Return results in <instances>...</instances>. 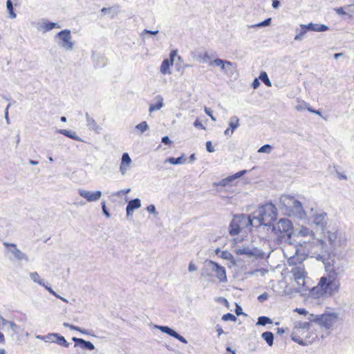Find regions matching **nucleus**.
<instances>
[{"label":"nucleus","mask_w":354,"mask_h":354,"mask_svg":"<svg viewBox=\"0 0 354 354\" xmlns=\"http://www.w3.org/2000/svg\"><path fill=\"white\" fill-rule=\"evenodd\" d=\"M216 254L223 259L230 261L232 265H235V260L233 255L227 250L221 251L219 249L216 250Z\"/></svg>","instance_id":"28"},{"label":"nucleus","mask_w":354,"mask_h":354,"mask_svg":"<svg viewBox=\"0 0 354 354\" xmlns=\"http://www.w3.org/2000/svg\"><path fill=\"white\" fill-rule=\"evenodd\" d=\"M272 150V147L270 145H265L259 148V153H270Z\"/></svg>","instance_id":"49"},{"label":"nucleus","mask_w":354,"mask_h":354,"mask_svg":"<svg viewBox=\"0 0 354 354\" xmlns=\"http://www.w3.org/2000/svg\"><path fill=\"white\" fill-rule=\"evenodd\" d=\"M340 280L326 274L320 278L319 283L311 290V294L317 297H331L338 292Z\"/></svg>","instance_id":"2"},{"label":"nucleus","mask_w":354,"mask_h":354,"mask_svg":"<svg viewBox=\"0 0 354 354\" xmlns=\"http://www.w3.org/2000/svg\"><path fill=\"white\" fill-rule=\"evenodd\" d=\"M212 273L215 274L216 277L220 282L227 281L225 268L213 261H207L205 262L204 268L201 271V276L203 277H212Z\"/></svg>","instance_id":"4"},{"label":"nucleus","mask_w":354,"mask_h":354,"mask_svg":"<svg viewBox=\"0 0 354 354\" xmlns=\"http://www.w3.org/2000/svg\"><path fill=\"white\" fill-rule=\"evenodd\" d=\"M120 12V6L118 5H115L109 8H103L101 10V12L106 15H109L110 18H114Z\"/></svg>","instance_id":"23"},{"label":"nucleus","mask_w":354,"mask_h":354,"mask_svg":"<svg viewBox=\"0 0 354 354\" xmlns=\"http://www.w3.org/2000/svg\"><path fill=\"white\" fill-rule=\"evenodd\" d=\"M6 7H7V9L8 10V12H9V15H10V17L11 19H15L17 15H16V14L14 12L12 3L11 2L10 0H8L7 1V2H6Z\"/></svg>","instance_id":"41"},{"label":"nucleus","mask_w":354,"mask_h":354,"mask_svg":"<svg viewBox=\"0 0 354 354\" xmlns=\"http://www.w3.org/2000/svg\"><path fill=\"white\" fill-rule=\"evenodd\" d=\"M296 236L297 237L309 238L311 240L315 237V234L313 230L305 226H301L296 230Z\"/></svg>","instance_id":"22"},{"label":"nucleus","mask_w":354,"mask_h":354,"mask_svg":"<svg viewBox=\"0 0 354 354\" xmlns=\"http://www.w3.org/2000/svg\"><path fill=\"white\" fill-rule=\"evenodd\" d=\"M308 107V104L304 102H299L296 106H295V109L297 110V111H303L306 109H307Z\"/></svg>","instance_id":"52"},{"label":"nucleus","mask_w":354,"mask_h":354,"mask_svg":"<svg viewBox=\"0 0 354 354\" xmlns=\"http://www.w3.org/2000/svg\"><path fill=\"white\" fill-rule=\"evenodd\" d=\"M259 77L266 86H272L271 82L269 80V77L266 72H261Z\"/></svg>","instance_id":"40"},{"label":"nucleus","mask_w":354,"mask_h":354,"mask_svg":"<svg viewBox=\"0 0 354 354\" xmlns=\"http://www.w3.org/2000/svg\"><path fill=\"white\" fill-rule=\"evenodd\" d=\"M308 319L310 322H314L318 324L319 321V315L309 314Z\"/></svg>","instance_id":"51"},{"label":"nucleus","mask_w":354,"mask_h":354,"mask_svg":"<svg viewBox=\"0 0 354 354\" xmlns=\"http://www.w3.org/2000/svg\"><path fill=\"white\" fill-rule=\"evenodd\" d=\"M72 340L75 343L74 347H80L81 348L92 351L95 348L93 343L86 341L81 338L73 337Z\"/></svg>","instance_id":"20"},{"label":"nucleus","mask_w":354,"mask_h":354,"mask_svg":"<svg viewBox=\"0 0 354 354\" xmlns=\"http://www.w3.org/2000/svg\"><path fill=\"white\" fill-rule=\"evenodd\" d=\"M245 172H246L245 170H243V171L236 173L234 175L230 176L224 179H222L221 181H219V183H218V185H220L222 187L234 186L236 185L234 181L238 178H240L241 176H242Z\"/></svg>","instance_id":"16"},{"label":"nucleus","mask_w":354,"mask_h":354,"mask_svg":"<svg viewBox=\"0 0 354 354\" xmlns=\"http://www.w3.org/2000/svg\"><path fill=\"white\" fill-rule=\"evenodd\" d=\"M261 337L269 346H272L274 341V335L272 333L269 331L264 332L262 333Z\"/></svg>","instance_id":"34"},{"label":"nucleus","mask_w":354,"mask_h":354,"mask_svg":"<svg viewBox=\"0 0 354 354\" xmlns=\"http://www.w3.org/2000/svg\"><path fill=\"white\" fill-rule=\"evenodd\" d=\"M135 129L140 131V133H144L149 129V126L146 122H142L135 127Z\"/></svg>","instance_id":"43"},{"label":"nucleus","mask_w":354,"mask_h":354,"mask_svg":"<svg viewBox=\"0 0 354 354\" xmlns=\"http://www.w3.org/2000/svg\"><path fill=\"white\" fill-rule=\"evenodd\" d=\"M222 320L227 322V321H232V322H236V317L231 314V313H227L223 315Z\"/></svg>","instance_id":"48"},{"label":"nucleus","mask_w":354,"mask_h":354,"mask_svg":"<svg viewBox=\"0 0 354 354\" xmlns=\"http://www.w3.org/2000/svg\"><path fill=\"white\" fill-rule=\"evenodd\" d=\"M131 191V189L130 188H127V189H121L118 192H117L116 193H115L113 195L115 196H120L122 194H127L128 193H129Z\"/></svg>","instance_id":"53"},{"label":"nucleus","mask_w":354,"mask_h":354,"mask_svg":"<svg viewBox=\"0 0 354 354\" xmlns=\"http://www.w3.org/2000/svg\"><path fill=\"white\" fill-rule=\"evenodd\" d=\"M292 339L294 342H295L298 343V344H300V345H304V341H303L301 339H300L299 337H296V336L292 335Z\"/></svg>","instance_id":"61"},{"label":"nucleus","mask_w":354,"mask_h":354,"mask_svg":"<svg viewBox=\"0 0 354 354\" xmlns=\"http://www.w3.org/2000/svg\"><path fill=\"white\" fill-rule=\"evenodd\" d=\"M3 245L7 249V251L12 255V257H10V259L29 261L28 256L18 249L16 244L4 242Z\"/></svg>","instance_id":"9"},{"label":"nucleus","mask_w":354,"mask_h":354,"mask_svg":"<svg viewBox=\"0 0 354 354\" xmlns=\"http://www.w3.org/2000/svg\"><path fill=\"white\" fill-rule=\"evenodd\" d=\"M323 232L331 247L333 248L341 242L342 233L339 229L333 227L330 230H324Z\"/></svg>","instance_id":"8"},{"label":"nucleus","mask_w":354,"mask_h":354,"mask_svg":"<svg viewBox=\"0 0 354 354\" xmlns=\"http://www.w3.org/2000/svg\"><path fill=\"white\" fill-rule=\"evenodd\" d=\"M59 133L62 134L68 138H70L74 140L82 142V139L80 138L75 131L66 129H58L57 131Z\"/></svg>","instance_id":"27"},{"label":"nucleus","mask_w":354,"mask_h":354,"mask_svg":"<svg viewBox=\"0 0 354 354\" xmlns=\"http://www.w3.org/2000/svg\"><path fill=\"white\" fill-rule=\"evenodd\" d=\"M210 66H218L221 71L226 75L230 74L234 69V64L232 62L227 60H223L220 58H216L209 62Z\"/></svg>","instance_id":"10"},{"label":"nucleus","mask_w":354,"mask_h":354,"mask_svg":"<svg viewBox=\"0 0 354 354\" xmlns=\"http://www.w3.org/2000/svg\"><path fill=\"white\" fill-rule=\"evenodd\" d=\"M185 161V159L184 158L183 156H181L180 157H178L177 158H169L165 160V162H169L171 165H179L182 164Z\"/></svg>","instance_id":"36"},{"label":"nucleus","mask_w":354,"mask_h":354,"mask_svg":"<svg viewBox=\"0 0 354 354\" xmlns=\"http://www.w3.org/2000/svg\"><path fill=\"white\" fill-rule=\"evenodd\" d=\"M158 33V30L152 31V30H149L147 29H145L144 31L142 32L141 36H143L144 34H150L152 35H156Z\"/></svg>","instance_id":"59"},{"label":"nucleus","mask_w":354,"mask_h":354,"mask_svg":"<svg viewBox=\"0 0 354 354\" xmlns=\"http://www.w3.org/2000/svg\"><path fill=\"white\" fill-rule=\"evenodd\" d=\"M57 333H48L46 335V342H51V343H55L56 342V337H57Z\"/></svg>","instance_id":"45"},{"label":"nucleus","mask_w":354,"mask_h":354,"mask_svg":"<svg viewBox=\"0 0 354 354\" xmlns=\"http://www.w3.org/2000/svg\"><path fill=\"white\" fill-rule=\"evenodd\" d=\"M102 211H103V213L107 217V218H109L110 217V214L109 213V212L107 211L106 209V203L104 201H103L102 203Z\"/></svg>","instance_id":"57"},{"label":"nucleus","mask_w":354,"mask_h":354,"mask_svg":"<svg viewBox=\"0 0 354 354\" xmlns=\"http://www.w3.org/2000/svg\"><path fill=\"white\" fill-rule=\"evenodd\" d=\"M86 125L90 130L97 131L100 129L95 120L90 117L88 113H86Z\"/></svg>","instance_id":"30"},{"label":"nucleus","mask_w":354,"mask_h":354,"mask_svg":"<svg viewBox=\"0 0 354 354\" xmlns=\"http://www.w3.org/2000/svg\"><path fill=\"white\" fill-rule=\"evenodd\" d=\"M156 99L158 102L156 104H151L149 106V111L150 113L160 109L164 105L163 98L160 95H158Z\"/></svg>","instance_id":"31"},{"label":"nucleus","mask_w":354,"mask_h":354,"mask_svg":"<svg viewBox=\"0 0 354 354\" xmlns=\"http://www.w3.org/2000/svg\"><path fill=\"white\" fill-rule=\"evenodd\" d=\"M3 325L8 324L10 329L15 333H19L20 327L17 326L15 322L8 321L3 317H1Z\"/></svg>","instance_id":"33"},{"label":"nucleus","mask_w":354,"mask_h":354,"mask_svg":"<svg viewBox=\"0 0 354 354\" xmlns=\"http://www.w3.org/2000/svg\"><path fill=\"white\" fill-rule=\"evenodd\" d=\"M55 343L64 347H68L69 346V343L66 340L64 337L59 335L58 333L56 337Z\"/></svg>","instance_id":"39"},{"label":"nucleus","mask_w":354,"mask_h":354,"mask_svg":"<svg viewBox=\"0 0 354 354\" xmlns=\"http://www.w3.org/2000/svg\"><path fill=\"white\" fill-rule=\"evenodd\" d=\"M304 28H307L308 31L315 32H324L328 30V27L326 25L313 23L304 26Z\"/></svg>","instance_id":"24"},{"label":"nucleus","mask_w":354,"mask_h":354,"mask_svg":"<svg viewBox=\"0 0 354 354\" xmlns=\"http://www.w3.org/2000/svg\"><path fill=\"white\" fill-rule=\"evenodd\" d=\"M230 129L234 131L239 126V119L236 116H232L230 118L229 122Z\"/></svg>","instance_id":"37"},{"label":"nucleus","mask_w":354,"mask_h":354,"mask_svg":"<svg viewBox=\"0 0 354 354\" xmlns=\"http://www.w3.org/2000/svg\"><path fill=\"white\" fill-rule=\"evenodd\" d=\"M46 290H48L50 294H52L53 295L55 296L56 297H59V295H57L50 287H49L47 285H45L43 286Z\"/></svg>","instance_id":"58"},{"label":"nucleus","mask_w":354,"mask_h":354,"mask_svg":"<svg viewBox=\"0 0 354 354\" xmlns=\"http://www.w3.org/2000/svg\"><path fill=\"white\" fill-rule=\"evenodd\" d=\"M305 25L304 24H301L300 26H301V30L299 31V32H298L295 37V40L296 41H301L303 39L304 35H306V33L307 32L308 29L306 28H304Z\"/></svg>","instance_id":"38"},{"label":"nucleus","mask_w":354,"mask_h":354,"mask_svg":"<svg viewBox=\"0 0 354 354\" xmlns=\"http://www.w3.org/2000/svg\"><path fill=\"white\" fill-rule=\"evenodd\" d=\"M235 253L238 255H245L248 257L259 256V250L257 248L245 246L236 248Z\"/></svg>","instance_id":"18"},{"label":"nucleus","mask_w":354,"mask_h":354,"mask_svg":"<svg viewBox=\"0 0 354 354\" xmlns=\"http://www.w3.org/2000/svg\"><path fill=\"white\" fill-rule=\"evenodd\" d=\"M55 38H58L59 39L57 44L65 50L71 51L73 50L74 43L72 41V36L70 30L65 29L59 32L56 35Z\"/></svg>","instance_id":"7"},{"label":"nucleus","mask_w":354,"mask_h":354,"mask_svg":"<svg viewBox=\"0 0 354 354\" xmlns=\"http://www.w3.org/2000/svg\"><path fill=\"white\" fill-rule=\"evenodd\" d=\"M140 207H141V202H140V200L138 198H135V199L131 200L127 205V207L129 208V209H131L133 211L140 208Z\"/></svg>","instance_id":"32"},{"label":"nucleus","mask_w":354,"mask_h":354,"mask_svg":"<svg viewBox=\"0 0 354 354\" xmlns=\"http://www.w3.org/2000/svg\"><path fill=\"white\" fill-rule=\"evenodd\" d=\"M337 316L335 313L319 315V324L326 328H330L337 321Z\"/></svg>","instance_id":"14"},{"label":"nucleus","mask_w":354,"mask_h":354,"mask_svg":"<svg viewBox=\"0 0 354 354\" xmlns=\"http://www.w3.org/2000/svg\"><path fill=\"white\" fill-rule=\"evenodd\" d=\"M251 222L246 215L240 214L235 216L230 224V234L232 236L239 234L242 230L249 227Z\"/></svg>","instance_id":"5"},{"label":"nucleus","mask_w":354,"mask_h":354,"mask_svg":"<svg viewBox=\"0 0 354 354\" xmlns=\"http://www.w3.org/2000/svg\"><path fill=\"white\" fill-rule=\"evenodd\" d=\"M194 126L195 127H196V128H201V129H205V127H204V125H203L201 122H200L198 121V120H196L194 122Z\"/></svg>","instance_id":"63"},{"label":"nucleus","mask_w":354,"mask_h":354,"mask_svg":"<svg viewBox=\"0 0 354 354\" xmlns=\"http://www.w3.org/2000/svg\"><path fill=\"white\" fill-rule=\"evenodd\" d=\"M294 200H295L294 197L287 196V195H283V196H281V198L279 199L280 203H281L282 207H284L286 209V210H287V211H289Z\"/></svg>","instance_id":"25"},{"label":"nucleus","mask_w":354,"mask_h":354,"mask_svg":"<svg viewBox=\"0 0 354 354\" xmlns=\"http://www.w3.org/2000/svg\"><path fill=\"white\" fill-rule=\"evenodd\" d=\"M29 276L34 282L37 283L41 286H44V280L39 277L37 272H30Z\"/></svg>","instance_id":"35"},{"label":"nucleus","mask_w":354,"mask_h":354,"mask_svg":"<svg viewBox=\"0 0 354 354\" xmlns=\"http://www.w3.org/2000/svg\"><path fill=\"white\" fill-rule=\"evenodd\" d=\"M268 297H269L268 294L267 292H264L258 297V300L260 302H263L264 301L267 300L268 299Z\"/></svg>","instance_id":"54"},{"label":"nucleus","mask_w":354,"mask_h":354,"mask_svg":"<svg viewBox=\"0 0 354 354\" xmlns=\"http://www.w3.org/2000/svg\"><path fill=\"white\" fill-rule=\"evenodd\" d=\"M155 328H158L160 330L162 333H167L169 335L178 339L183 343L187 344V341L180 335H179L178 333H176L175 330L171 329V328L168 326H155Z\"/></svg>","instance_id":"19"},{"label":"nucleus","mask_w":354,"mask_h":354,"mask_svg":"<svg viewBox=\"0 0 354 354\" xmlns=\"http://www.w3.org/2000/svg\"><path fill=\"white\" fill-rule=\"evenodd\" d=\"M206 149L208 152L212 153L215 151L214 148L212 147L211 141H207L206 142Z\"/></svg>","instance_id":"56"},{"label":"nucleus","mask_w":354,"mask_h":354,"mask_svg":"<svg viewBox=\"0 0 354 354\" xmlns=\"http://www.w3.org/2000/svg\"><path fill=\"white\" fill-rule=\"evenodd\" d=\"M294 276V279L299 286L303 287L305 286V278L306 272L303 266L299 265L293 268L291 270Z\"/></svg>","instance_id":"13"},{"label":"nucleus","mask_w":354,"mask_h":354,"mask_svg":"<svg viewBox=\"0 0 354 354\" xmlns=\"http://www.w3.org/2000/svg\"><path fill=\"white\" fill-rule=\"evenodd\" d=\"M61 26L59 24L55 22L44 21L41 26V30L44 32H48L53 28H60Z\"/></svg>","instance_id":"29"},{"label":"nucleus","mask_w":354,"mask_h":354,"mask_svg":"<svg viewBox=\"0 0 354 354\" xmlns=\"http://www.w3.org/2000/svg\"><path fill=\"white\" fill-rule=\"evenodd\" d=\"M162 142L164 143L165 145H169L171 143V141L168 136H164L162 138Z\"/></svg>","instance_id":"64"},{"label":"nucleus","mask_w":354,"mask_h":354,"mask_svg":"<svg viewBox=\"0 0 354 354\" xmlns=\"http://www.w3.org/2000/svg\"><path fill=\"white\" fill-rule=\"evenodd\" d=\"M131 163V159L127 153H124L122 156L120 171L122 175H125Z\"/></svg>","instance_id":"21"},{"label":"nucleus","mask_w":354,"mask_h":354,"mask_svg":"<svg viewBox=\"0 0 354 354\" xmlns=\"http://www.w3.org/2000/svg\"><path fill=\"white\" fill-rule=\"evenodd\" d=\"M63 325H64V326H65L66 328H69L71 330H77V331H79V332H80L82 333H84V334L86 333L84 330L81 329L80 327L71 325V324H68L67 322H64Z\"/></svg>","instance_id":"47"},{"label":"nucleus","mask_w":354,"mask_h":354,"mask_svg":"<svg viewBox=\"0 0 354 354\" xmlns=\"http://www.w3.org/2000/svg\"><path fill=\"white\" fill-rule=\"evenodd\" d=\"M308 255L315 257L317 260L324 262L328 261L330 256L331 248L322 239L313 237L308 241L301 243Z\"/></svg>","instance_id":"1"},{"label":"nucleus","mask_w":354,"mask_h":354,"mask_svg":"<svg viewBox=\"0 0 354 354\" xmlns=\"http://www.w3.org/2000/svg\"><path fill=\"white\" fill-rule=\"evenodd\" d=\"M173 65L172 59H165L162 61L160 66V72L164 75H170L171 73L169 68Z\"/></svg>","instance_id":"26"},{"label":"nucleus","mask_w":354,"mask_h":354,"mask_svg":"<svg viewBox=\"0 0 354 354\" xmlns=\"http://www.w3.org/2000/svg\"><path fill=\"white\" fill-rule=\"evenodd\" d=\"M272 322V320L269 317H265V316H261L258 318L257 324L261 325V326H266V324H271Z\"/></svg>","instance_id":"42"},{"label":"nucleus","mask_w":354,"mask_h":354,"mask_svg":"<svg viewBox=\"0 0 354 354\" xmlns=\"http://www.w3.org/2000/svg\"><path fill=\"white\" fill-rule=\"evenodd\" d=\"M205 113H206L207 115H209V116L211 118V119H212V120H214V121H215V120H216V119L214 118V117L212 115V110H211L210 109H208V108L205 107Z\"/></svg>","instance_id":"62"},{"label":"nucleus","mask_w":354,"mask_h":354,"mask_svg":"<svg viewBox=\"0 0 354 354\" xmlns=\"http://www.w3.org/2000/svg\"><path fill=\"white\" fill-rule=\"evenodd\" d=\"M147 212H149V213H151L153 214H158L156 212V207L153 205H150L147 206Z\"/></svg>","instance_id":"55"},{"label":"nucleus","mask_w":354,"mask_h":354,"mask_svg":"<svg viewBox=\"0 0 354 354\" xmlns=\"http://www.w3.org/2000/svg\"><path fill=\"white\" fill-rule=\"evenodd\" d=\"M189 272H194L197 270V266L193 263L190 262L188 266Z\"/></svg>","instance_id":"60"},{"label":"nucleus","mask_w":354,"mask_h":354,"mask_svg":"<svg viewBox=\"0 0 354 354\" xmlns=\"http://www.w3.org/2000/svg\"><path fill=\"white\" fill-rule=\"evenodd\" d=\"M312 219L313 223L315 225L321 227L323 231L326 230L328 223V214L326 212L322 210L316 211L312 215Z\"/></svg>","instance_id":"11"},{"label":"nucleus","mask_w":354,"mask_h":354,"mask_svg":"<svg viewBox=\"0 0 354 354\" xmlns=\"http://www.w3.org/2000/svg\"><path fill=\"white\" fill-rule=\"evenodd\" d=\"M310 326V323L308 322H297L295 324V327L299 328H308Z\"/></svg>","instance_id":"50"},{"label":"nucleus","mask_w":354,"mask_h":354,"mask_svg":"<svg viewBox=\"0 0 354 354\" xmlns=\"http://www.w3.org/2000/svg\"><path fill=\"white\" fill-rule=\"evenodd\" d=\"M274 230H278L281 233L286 234L288 238L290 239L292 232V226L290 220L281 218L274 227Z\"/></svg>","instance_id":"12"},{"label":"nucleus","mask_w":354,"mask_h":354,"mask_svg":"<svg viewBox=\"0 0 354 354\" xmlns=\"http://www.w3.org/2000/svg\"><path fill=\"white\" fill-rule=\"evenodd\" d=\"M271 20H272L271 18H268L266 20H264L263 21L257 24H254V25H252L250 27L251 28H256V27L259 28V27H263V26H268L271 24Z\"/></svg>","instance_id":"46"},{"label":"nucleus","mask_w":354,"mask_h":354,"mask_svg":"<svg viewBox=\"0 0 354 354\" xmlns=\"http://www.w3.org/2000/svg\"><path fill=\"white\" fill-rule=\"evenodd\" d=\"M257 212L258 213V225H270L272 221L277 219V209L272 203H267L260 207Z\"/></svg>","instance_id":"3"},{"label":"nucleus","mask_w":354,"mask_h":354,"mask_svg":"<svg viewBox=\"0 0 354 354\" xmlns=\"http://www.w3.org/2000/svg\"><path fill=\"white\" fill-rule=\"evenodd\" d=\"M248 218H249L250 220L252 221L250 225L256 227L261 225L257 224L258 213L257 211L254 212L251 216H248Z\"/></svg>","instance_id":"44"},{"label":"nucleus","mask_w":354,"mask_h":354,"mask_svg":"<svg viewBox=\"0 0 354 354\" xmlns=\"http://www.w3.org/2000/svg\"><path fill=\"white\" fill-rule=\"evenodd\" d=\"M289 212L295 214L299 218H304L306 216V212L303 208L301 203L296 199L294 200L292 205L289 209Z\"/></svg>","instance_id":"17"},{"label":"nucleus","mask_w":354,"mask_h":354,"mask_svg":"<svg viewBox=\"0 0 354 354\" xmlns=\"http://www.w3.org/2000/svg\"><path fill=\"white\" fill-rule=\"evenodd\" d=\"M325 261V270L326 274L335 279H339V277L345 272V266L344 262L339 259H333L330 261Z\"/></svg>","instance_id":"6"},{"label":"nucleus","mask_w":354,"mask_h":354,"mask_svg":"<svg viewBox=\"0 0 354 354\" xmlns=\"http://www.w3.org/2000/svg\"><path fill=\"white\" fill-rule=\"evenodd\" d=\"M78 194L88 202H95L98 201L102 196V192L100 191L91 192L83 189H79Z\"/></svg>","instance_id":"15"}]
</instances>
